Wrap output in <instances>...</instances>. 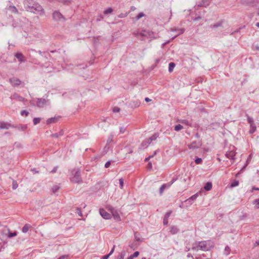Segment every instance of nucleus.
Segmentation results:
<instances>
[{"label": "nucleus", "mask_w": 259, "mask_h": 259, "mask_svg": "<svg viewBox=\"0 0 259 259\" xmlns=\"http://www.w3.org/2000/svg\"><path fill=\"white\" fill-rule=\"evenodd\" d=\"M213 247V243L210 241H204L199 242L194 244L192 249L193 250L198 251L200 249L203 251L208 250Z\"/></svg>", "instance_id": "obj_1"}, {"label": "nucleus", "mask_w": 259, "mask_h": 259, "mask_svg": "<svg viewBox=\"0 0 259 259\" xmlns=\"http://www.w3.org/2000/svg\"><path fill=\"white\" fill-rule=\"evenodd\" d=\"M134 34L135 36L137 37H141L142 39L151 38L154 35L153 32L146 30H141L137 33H134Z\"/></svg>", "instance_id": "obj_2"}, {"label": "nucleus", "mask_w": 259, "mask_h": 259, "mask_svg": "<svg viewBox=\"0 0 259 259\" xmlns=\"http://www.w3.org/2000/svg\"><path fill=\"white\" fill-rule=\"evenodd\" d=\"M72 176L70 178V180L72 182L75 183H79L81 182V179L80 177V171L77 169H74L71 172Z\"/></svg>", "instance_id": "obj_3"}, {"label": "nucleus", "mask_w": 259, "mask_h": 259, "mask_svg": "<svg viewBox=\"0 0 259 259\" xmlns=\"http://www.w3.org/2000/svg\"><path fill=\"white\" fill-rule=\"evenodd\" d=\"M157 137L156 134H154L149 138L146 139L142 143L140 148L142 149L146 148L153 141L156 139Z\"/></svg>", "instance_id": "obj_4"}, {"label": "nucleus", "mask_w": 259, "mask_h": 259, "mask_svg": "<svg viewBox=\"0 0 259 259\" xmlns=\"http://www.w3.org/2000/svg\"><path fill=\"white\" fill-rule=\"evenodd\" d=\"M31 12L40 15H43L45 13L42 7L37 3H36L33 7V9L31 10Z\"/></svg>", "instance_id": "obj_5"}, {"label": "nucleus", "mask_w": 259, "mask_h": 259, "mask_svg": "<svg viewBox=\"0 0 259 259\" xmlns=\"http://www.w3.org/2000/svg\"><path fill=\"white\" fill-rule=\"evenodd\" d=\"M107 208L116 221L119 222L121 221L120 217L117 210L115 209L111 206H109Z\"/></svg>", "instance_id": "obj_6"}, {"label": "nucleus", "mask_w": 259, "mask_h": 259, "mask_svg": "<svg viewBox=\"0 0 259 259\" xmlns=\"http://www.w3.org/2000/svg\"><path fill=\"white\" fill-rule=\"evenodd\" d=\"M236 153L235 148L233 147L232 148H230V150L226 153V156L231 160H234Z\"/></svg>", "instance_id": "obj_7"}, {"label": "nucleus", "mask_w": 259, "mask_h": 259, "mask_svg": "<svg viewBox=\"0 0 259 259\" xmlns=\"http://www.w3.org/2000/svg\"><path fill=\"white\" fill-rule=\"evenodd\" d=\"M176 180L175 179H173L169 183L167 184H163L159 189V193L162 194L164 191V190L166 188H168L170 187V186L174 183V182Z\"/></svg>", "instance_id": "obj_8"}, {"label": "nucleus", "mask_w": 259, "mask_h": 259, "mask_svg": "<svg viewBox=\"0 0 259 259\" xmlns=\"http://www.w3.org/2000/svg\"><path fill=\"white\" fill-rule=\"evenodd\" d=\"M53 19L56 21H61L64 19L63 15L57 11H56L53 13Z\"/></svg>", "instance_id": "obj_9"}, {"label": "nucleus", "mask_w": 259, "mask_h": 259, "mask_svg": "<svg viewBox=\"0 0 259 259\" xmlns=\"http://www.w3.org/2000/svg\"><path fill=\"white\" fill-rule=\"evenodd\" d=\"M36 4L33 0H26L24 2V5L29 9L30 12Z\"/></svg>", "instance_id": "obj_10"}, {"label": "nucleus", "mask_w": 259, "mask_h": 259, "mask_svg": "<svg viewBox=\"0 0 259 259\" xmlns=\"http://www.w3.org/2000/svg\"><path fill=\"white\" fill-rule=\"evenodd\" d=\"M201 146L200 142L194 141L188 145L189 149H195L198 148Z\"/></svg>", "instance_id": "obj_11"}, {"label": "nucleus", "mask_w": 259, "mask_h": 259, "mask_svg": "<svg viewBox=\"0 0 259 259\" xmlns=\"http://www.w3.org/2000/svg\"><path fill=\"white\" fill-rule=\"evenodd\" d=\"M100 213L101 215L105 219H110L111 218L110 214L108 213L103 208L100 209Z\"/></svg>", "instance_id": "obj_12"}, {"label": "nucleus", "mask_w": 259, "mask_h": 259, "mask_svg": "<svg viewBox=\"0 0 259 259\" xmlns=\"http://www.w3.org/2000/svg\"><path fill=\"white\" fill-rule=\"evenodd\" d=\"M10 81L13 86H17L21 83V81L18 78L16 77L10 78Z\"/></svg>", "instance_id": "obj_13"}, {"label": "nucleus", "mask_w": 259, "mask_h": 259, "mask_svg": "<svg viewBox=\"0 0 259 259\" xmlns=\"http://www.w3.org/2000/svg\"><path fill=\"white\" fill-rule=\"evenodd\" d=\"M11 99L12 100H18L21 102H23L25 100V99L23 97L20 96L17 93H15L13 95H12L11 97Z\"/></svg>", "instance_id": "obj_14"}, {"label": "nucleus", "mask_w": 259, "mask_h": 259, "mask_svg": "<svg viewBox=\"0 0 259 259\" xmlns=\"http://www.w3.org/2000/svg\"><path fill=\"white\" fill-rule=\"evenodd\" d=\"M46 102L47 101L45 99H39L36 102V105L39 107H43L46 104Z\"/></svg>", "instance_id": "obj_15"}, {"label": "nucleus", "mask_w": 259, "mask_h": 259, "mask_svg": "<svg viewBox=\"0 0 259 259\" xmlns=\"http://www.w3.org/2000/svg\"><path fill=\"white\" fill-rule=\"evenodd\" d=\"M11 126V125L8 122H0V128H1V129H8Z\"/></svg>", "instance_id": "obj_16"}, {"label": "nucleus", "mask_w": 259, "mask_h": 259, "mask_svg": "<svg viewBox=\"0 0 259 259\" xmlns=\"http://www.w3.org/2000/svg\"><path fill=\"white\" fill-rule=\"evenodd\" d=\"M169 232L171 234H176L179 232V229L175 226H172L169 228Z\"/></svg>", "instance_id": "obj_17"}, {"label": "nucleus", "mask_w": 259, "mask_h": 259, "mask_svg": "<svg viewBox=\"0 0 259 259\" xmlns=\"http://www.w3.org/2000/svg\"><path fill=\"white\" fill-rule=\"evenodd\" d=\"M58 120V118L57 117H51L50 118H49L47 120V124H50L51 123H54L57 122Z\"/></svg>", "instance_id": "obj_18"}, {"label": "nucleus", "mask_w": 259, "mask_h": 259, "mask_svg": "<svg viewBox=\"0 0 259 259\" xmlns=\"http://www.w3.org/2000/svg\"><path fill=\"white\" fill-rule=\"evenodd\" d=\"M15 57L20 62H24L25 61L24 56L22 53H17L15 54Z\"/></svg>", "instance_id": "obj_19"}, {"label": "nucleus", "mask_w": 259, "mask_h": 259, "mask_svg": "<svg viewBox=\"0 0 259 259\" xmlns=\"http://www.w3.org/2000/svg\"><path fill=\"white\" fill-rule=\"evenodd\" d=\"M212 183L211 182H207L205 184L204 189L206 191H210L212 189Z\"/></svg>", "instance_id": "obj_20"}, {"label": "nucleus", "mask_w": 259, "mask_h": 259, "mask_svg": "<svg viewBox=\"0 0 259 259\" xmlns=\"http://www.w3.org/2000/svg\"><path fill=\"white\" fill-rule=\"evenodd\" d=\"M178 122H180L181 123H183V124H184L185 125L191 126V124L187 120H186V119H180V120H178Z\"/></svg>", "instance_id": "obj_21"}, {"label": "nucleus", "mask_w": 259, "mask_h": 259, "mask_svg": "<svg viewBox=\"0 0 259 259\" xmlns=\"http://www.w3.org/2000/svg\"><path fill=\"white\" fill-rule=\"evenodd\" d=\"M256 130V127L255 124L250 125V130L249 131L250 134L254 133L255 132Z\"/></svg>", "instance_id": "obj_22"}, {"label": "nucleus", "mask_w": 259, "mask_h": 259, "mask_svg": "<svg viewBox=\"0 0 259 259\" xmlns=\"http://www.w3.org/2000/svg\"><path fill=\"white\" fill-rule=\"evenodd\" d=\"M30 226L28 225V224H26L24 225V226L22 228V232L23 233H26L28 230L29 229H30Z\"/></svg>", "instance_id": "obj_23"}, {"label": "nucleus", "mask_w": 259, "mask_h": 259, "mask_svg": "<svg viewBox=\"0 0 259 259\" xmlns=\"http://www.w3.org/2000/svg\"><path fill=\"white\" fill-rule=\"evenodd\" d=\"M253 204H254V207L256 209L259 208V198L255 199L253 202Z\"/></svg>", "instance_id": "obj_24"}, {"label": "nucleus", "mask_w": 259, "mask_h": 259, "mask_svg": "<svg viewBox=\"0 0 259 259\" xmlns=\"http://www.w3.org/2000/svg\"><path fill=\"white\" fill-rule=\"evenodd\" d=\"M175 66V64L173 62H170L169 64V67H168V70L170 72H172L173 71L174 68Z\"/></svg>", "instance_id": "obj_25"}, {"label": "nucleus", "mask_w": 259, "mask_h": 259, "mask_svg": "<svg viewBox=\"0 0 259 259\" xmlns=\"http://www.w3.org/2000/svg\"><path fill=\"white\" fill-rule=\"evenodd\" d=\"M60 188V187L58 185H55L52 188V191L53 193H55L57 192Z\"/></svg>", "instance_id": "obj_26"}, {"label": "nucleus", "mask_w": 259, "mask_h": 259, "mask_svg": "<svg viewBox=\"0 0 259 259\" xmlns=\"http://www.w3.org/2000/svg\"><path fill=\"white\" fill-rule=\"evenodd\" d=\"M198 196V194L196 193V194L192 195L189 199H188L187 200V201H190L191 200L193 201V200H195L197 198Z\"/></svg>", "instance_id": "obj_27"}, {"label": "nucleus", "mask_w": 259, "mask_h": 259, "mask_svg": "<svg viewBox=\"0 0 259 259\" xmlns=\"http://www.w3.org/2000/svg\"><path fill=\"white\" fill-rule=\"evenodd\" d=\"M114 246L113 247V248L112 249V250H111L110 252L108 254H107V255H104L103 257H102V258L103 259H108V257H109V256L112 254V253L114 251Z\"/></svg>", "instance_id": "obj_28"}, {"label": "nucleus", "mask_w": 259, "mask_h": 259, "mask_svg": "<svg viewBox=\"0 0 259 259\" xmlns=\"http://www.w3.org/2000/svg\"><path fill=\"white\" fill-rule=\"evenodd\" d=\"M231 251V249L228 246H227L225 248V250H224V253L226 254V255H228L229 254L230 252Z\"/></svg>", "instance_id": "obj_29"}, {"label": "nucleus", "mask_w": 259, "mask_h": 259, "mask_svg": "<svg viewBox=\"0 0 259 259\" xmlns=\"http://www.w3.org/2000/svg\"><path fill=\"white\" fill-rule=\"evenodd\" d=\"M40 120H41L40 118H38V117L34 118L33 120V124L34 125H36V124L39 123L40 122Z\"/></svg>", "instance_id": "obj_30"}, {"label": "nucleus", "mask_w": 259, "mask_h": 259, "mask_svg": "<svg viewBox=\"0 0 259 259\" xmlns=\"http://www.w3.org/2000/svg\"><path fill=\"white\" fill-rule=\"evenodd\" d=\"M183 128V127L181 124H178L175 126V130L176 131H179L182 130Z\"/></svg>", "instance_id": "obj_31"}, {"label": "nucleus", "mask_w": 259, "mask_h": 259, "mask_svg": "<svg viewBox=\"0 0 259 259\" xmlns=\"http://www.w3.org/2000/svg\"><path fill=\"white\" fill-rule=\"evenodd\" d=\"M239 185V182L238 181H234L231 183L230 186L231 188L237 186Z\"/></svg>", "instance_id": "obj_32"}, {"label": "nucleus", "mask_w": 259, "mask_h": 259, "mask_svg": "<svg viewBox=\"0 0 259 259\" xmlns=\"http://www.w3.org/2000/svg\"><path fill=\"white\" fill-rule=\"evenodd\" d=\"M247 121L250 125L254 124L253 119L248 116H247Z\"/></svg>", "instance_id": "obj_33"}, {"label": "nucleus", "mask_w": 259, "mask_h": 259, "mask_svg": "<svg viewBox=\"0 0 259 259\" xmlns=\"http://www.w3.org/2000/svg\"><path fill=\"white\" fill-rule=\"evenodd\" d=\"M112 11H113L112 9L111 8H109L107 9V10H105L104 12V13L105 14H108L111 13L112 12Z\"/></svg>", "instance_id": "obj_34"}, {"label": "nucleus", "mask_w": 259, "mask_h": 259, "mask_svg": "<svg viewBox=\"0 0 259 259\" xmlns=\"http://www.w3.org/2000/svg\"><path fill=\"white\" fill-rule=\"evenodd\" d=\"M222 22H219L217 24H215L214 25H211L210 27L211 28L218 27L221 26L222 25Z\"/></svg>", "instance_id": "obj_35"}, {"label": "nucleus", "mask_w": 259, "mask_h": 259, "mask_svg": "<svg viewBox=\"0 0 259 259\" xmlns=\"http://www.w3.org/2000/svg\"><path fill=\"white\" fill-rule=\"evenodd\" d=\"M195 162L196 163V164H201L202 162V160L201 158H197L195 160Z\"/></svg>", "instance_id": "obj_36"}, {"label": "nucleus", "mask_w": 259, "mask_h": 259, "mask_svg": "<svg viewBox=\"0 0 259 259\" xmlns=\"http://www.w3.org/2000/svg\"><path fill=\"white\" fill-rule=\"evenodd\" d=\"M28 112L26 110H22L21 112V115L22 116H27L28 115Z\"/></svg>", "instance_id": "obj_37"}, {"label": "nucleus", "mask_w": 259, "mask_h": 259, "mask_svg": "<svg viewBox=\"0 0 259 259\" xmlns=\"http://www.w3.org/2000/svg\"><path fill=\"white\" fill-rule=\"evenodd\" d=\"M119 185H120V188L121 189H122L123 187V182H124V180L122 178H121L119 179Z\"/></svg>", "instance_id": "obj_38"}, {"label": "nucleus", "mask_w": 259, "mask_h": 259, "mask_svg": "<svg viewBox=\"0 0 259 259\" xmlns=\"http://www.w3.org/2000/svg\"><path fill=\"white\" fill-rule=\"evenodd\" d=\"M120 108L118 107H114L113 108L112 111L113 112H119L120 111Z\"/></svg>", "instance_id": "obj_39"}, {"label": "nucleus", "mask_w": 259, "mask_h": 259, "mask_svg": "<svg viewBox=\"0 0 259 259\" xmlns=\"http://www.w3.org/2000/svg\"><path fill=\"white\" fill-rule=\"evenodd\" d=\"M144 16V14L142 12L141 13H140L137 16H136V18L137 19H140L141 18H142V17H143Z\"/></svg>", "instance_id": "obj_40"}, {"label": "nucleus", "mask_w": 259, "mask_h": 259, "mask_svg": "<svg viewBox=\"0 0 259 259\" xmlns=\"http://www.w3.org/2000/svg\"><path fill=\"white\" fill-rule=\"evenodd\" d=\"M17 235V233L16 232H14V233H9V235H8V237L9 238H11V237H14L15 236Z\"/></svg>", "instance_id": "obj_41"}, {"label": "nucleus", "mask_w": 259, "mask_h": 259, "mask_svg": "<svg viewBox=\"0 0 259 259\" xmlns=\"http://www.w3.org/2000/svg\"><path fill=\"white\" fill-rule=\"evenodd\" d=\"M69 256L68 255H63L60 256L58 259H69Z\"/></svg>", "instance_id": "obj_42"}, {"label": "nucleus", "mask_w": 259, "mask_h": 259, "mask_svg": "<svg viewBox=\"0 0 259 259\" xmlns=\"http://www.w3.org/2000/svg\"><path fill=\"white\" fill-rule=\"evenodd\" d=\"M171 213V211H170L167 212L165 213L164 217L168 219V218H169V216L170 215Z\"/></svg>", "instance_id": "obj_43"}, {"label": "nucleus", "mask_w": 259, "mask_h": 259, "mask_svg": "<svg viewBox=\"0 0 259 259\" xmlns=\"http://www.w3.org/2000/svg\"><path fill=\"white\" fill-rule=\"evenodd\" d=\"M152 168V165L151 162H149L147 166V168L148 169H151Z\"/></svg>", "instance_id": "obj_44"}, {"label": "nucleus", "mask_w": 259, "mask_h": 259, "mask_svg": "<svg viewBox=\"0 0 259 259\" xmlns=\"http://www.w3.org/2000/svg\"><path fill=\"white\" fill-rule=\"evenodd\" d=\"M163 224L166 225L168 224V218L164 217Z\"/></svg>", "instance_id": "obj_45"}, {"label": "nucleus", "mask_w": 259, "mask_h": 259, "mask_svg": "<svg viewBox=\"0 0 259 259\" xmlns=\"http://www.w3.org/2000/svg\"><path fill=\"white\" fill-rule=\"evenodd\" d=\"M139 255V251H136L133 254V257H137L138 255Z\"/></svg>", "instance_id": "obj_46"}, {"label": "nucleus", "mask_w": 259, "mask_h": 259, "mask_svg": "<svg viewBox=\"0 0 259 259\" xmlns=\"http://www.w3.org/2000/svg\"><path fill=\"white\" fill-rule=\"evenodd\" d=\"M110 165H111V162H110V161H107V162L105 163V167L106 168H108V167L110 166Z\"/></svg>", "instance_id": "obj_47"}, {"label": "nucleus", "mask_w": 259, "mask_h": 259, "mask_svg": "<svg viewBox=\"0 0 259 259\" xmlns=\"http://www.w3.org/2000/svg\"><path fill=\"white\" fill-rule=\"evenodd\" d=\"M18 185L17 184H16V183L15 182H13V188L14 189H15L17 188Z\"/></svg>", "instance_id": "obj_48"}, {"label": "nucleus", "mask_w": 259, "mask_h": 259, "mask_svg": "<svg viewBox=\"0 0 259 259\" xmlns=\"http://www.w3.org/2000/svg\"><path fill=\"white\" fill-rule=\"evenodd\" d=\"M64 4L68 5L70 3V1L69 0H65L62 2Z\"/></svg>", "instance_id": "obj_49"}, {"label": "nucleus", "mask_w": 259, "mask_h": 259, "mask_svg": "<svg viewBox=\"0 0 259 259\" xmlns=\"http://www.w3.org/2000/svg\"><path fill=\"white\" fill-rule=\"evenodd\" d=\"M254 246L255 247L259 246V240L256 241H255V242L254 244Z\"/></svg>", "instance_id": "obj_50"}, {"label": "nucleus", "mask_w": 259, "mask_h": 259, "mask_svg": "<svg viewBox=\"0 0 259 259\" xmlns=\"http://www.w3.org/2000/svg\"><path fill=\"white\" fill-rule=\"evenodd\" d=\"M153 157V156H149V157H148L146 158H145V161H148V160H150V159L151 157Z\"/></svg>", "instance_id": "obj_51"}, {"label": "nucleus", "mask_w": 259, "mask_h": 259, "mask_svg": "<svg viewBox=\"0 0 259 259\" xmlns=\"http://www.w3.org/2000/svg\"><path fill=\"white\" fill-rule=\"evenodd\" d=\"M253 190H259V188L253 187L252 188L251 192H253Z\"/></svg>", "instance_id": "obj_52"}, {"label": "nucleus", "mask_w": 259, "mask_h": 259, "mask_svg": "<svg viewBox=\"0 0 259 259\" xmlns=\"http://www.w3.org/2000/svg\"><path fill=\"white\" fill-rule=\"evenodd\" d=\"M12 8H13V11H14L15 12H18V11H17V9L16 8V7H12Z\"/></svg>", "instance_id": "obj_53"}, {"label": "nucleus", "mask_w": 259, "mask_h": 259, "mask_svg": "<svg viewBox=\"0 0 259 259\" xmlns=\"http://www.w3.org/2000/svg\"><path fill=\"white\" fill-rule=\"evenodd\" d=\"M184 32V29H181L180 30V34H182L183 32Z\"/></svg>", "instance_id": "obj_54"}, {"label": "nucleus", "mask_w": 259, "mask_h": 259, "mask_svg": "<svg viewBox=\"0 0 259 259\" xmlns=\"http://www.w3.org/2000/svg\"><path fill=\"white\" fill-rule=\"evenodd\" d=\"M134 257H133L132 254L130 256L128 257L127 259H133Z\"/></svg>", "instance_id": "obj_55"}, {"label": "nucleus", "mask_w": 259, "mask_h": 259, "mask_svg": "<svg viewBox=\"0 0 259 259\" xmlns=\"http://www.w3.org/2000/svg\"><path fill=\"white\" fill-rule=\"evenodd\" d=\"M145 101L146 102H149V101H151V100L149 98H145Z\"/></svg>", "instance_id": "obj_56"}, {"label": "nucleus", "mask_w": 259, "mask_h": 259, "mask_svg": "<svg viewBox=\"0 0 259 259\" xmlns=\"http://www.w3.org/2000/svg\"><path fill=\"white\" fill-rule=\"evenodd\" d=\"M256 26L259 28V22L256 23Z\"/></svg>", "instance_id": "obj_57"}, {"label": "nucleus", "mask_w": 259, "mask_h": 259, "mask_svg": "<svg viewBox=\"0 0 259 259\" xmlns=\"http://www.w3.org/2000/svg\"><path fill=\"white\" fill-rule=\"evenodd\" d=\"M56 169L55 168L53 170H52V172H56Z\"/></svg>", "instance_id": "obj_58"}, {"label": "nucleus", "mask_w": 259, "mask_h": 259, "mask_svg": "<svg viewBox=\"0 0 259 259\" xmlns=\"http://www.w3.org/2000/svg\"><path fill=\"white\" fill-rule=\"evenodd\" d=\"M79 210V212H78V213L79 214V215H81L80 210Z\"/></svg>", "instance_id": "obj_59"}, {"label": "nucleus", "mask_w": 259, "mask_h": 259, "mask_svg": "<svg viewBox=\"0 0 259 259\" xmlns=\"http://www.w3.org/2000/svg\"><path fill=\"white\" fill-rule=\"evenodd\" d=\"M258 14H259V13H258Z\"/></svg>", "instance_id": "obj_60"}]
</instances>
